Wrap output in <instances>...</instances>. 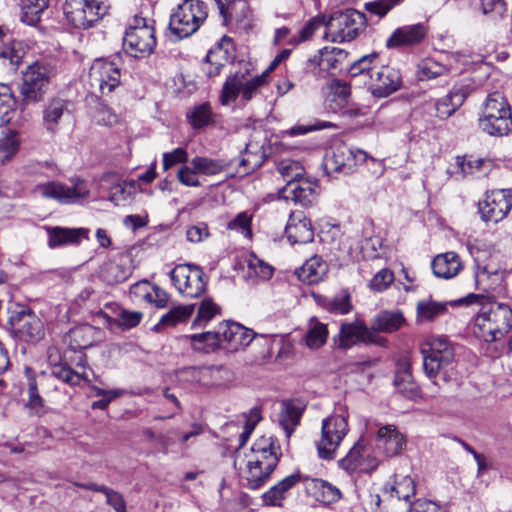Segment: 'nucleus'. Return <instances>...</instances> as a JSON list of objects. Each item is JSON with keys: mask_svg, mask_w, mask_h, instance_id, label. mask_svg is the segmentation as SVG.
Listing matches in <instances>:
<instances>
[{"mask_svg": "<svg viewBox=\"0 0 512 512\" xmlns=\"http://www.w3.org/2000/svg\"><path fill=\"white\" fill-rule=\"evenodd\" d=\"M394 280V274L389 269H381L378 271L369 283L371 290L376 292H382L386 290Z\"/></svg>", "mask_w": 512, "mask_h": 512, "instance_id": "nucleus-64", "label": "nucleus"}, {"mask_svg": "<svg viewBox=\"0 0 512 512\" xmlns=\"http://www.w3.org/2000/svg\"><path fill=\"white\" fill-rule=\"evenodd\" d=\"M190 340L193 349L210 353L221 348V336L218 327L214 331H207L186 336Z\"/></svg>", "mask_w": 512, "mask_h": 512, "instance_id": "nucleus-42", "label": "nucleus"}, {"mask_svg": "<svg viewBox=\"0 0 512 512\" xmlns=\"http://www.w3.org/2000/svg\"><path fill=\"white\" fill-rule=\"evenodd\" d=\"M348 56V53L338 47H324L319 50V54L310 58L305 63V70H311L316 74L315 69L328 72L330 70L339 69L340 64Z\"/></svg>", "mask_w": 512, "mask_h": 512, "instance_id": "nucleus-25", "label": "nucleus"}, {"mask_svg": "<svg viewBox=\"0 0 512 512\" xmlns=\"http://www.w3.org/2000/svg\"><path fill=\"white\" fill-rule=\"evenodd\" d=\"M448 302H437L431 298L419 300L416 304V322L426 324L436 321L448 313Z\"/></svg>", "mask_w": 512, "mask_h": 512, "instance_id": "nucleus-31", "label": "nucleus"}, {"mask_svg": "<svg viewBox=\"0 0 512 512\" xmlns=\"http://www.w3.org/2000/svg\"><path fill=\"white\" fill-rule=\"evenodd\" d=\"M358 158L364 159L362 151L355 153L345 144L335 145L326 151L323 168L327 175H349L355 171L359 161Z\"/></svg>", "mask_w": 512, "mask_h": 512, "instance_id": "nucleus-11", "label": "nucleus"}, {"mask_svg": "<svg viewBox=\"0 0 512 512\" xmlns=\"http://www.w3.org/2000/svg\"><path fill=\"white\" fill-rule=\"evenodd\" d=\"M405 318L401 311H382L378 313L372 323V331L392 333L401 328Z\"/></svg>", "mask_w": 512, "mask_h": 512, "instance_id": "nucleus-40", "label": "nucleus"}, {"mask_svg": "<svg viewBox=\"0 0 512 512\" xmlns=\"http://www.w3.org/2000/svg\"><path fill=\"white\" fill-rule=\"evenodd\" d=\"M220 311L217 304L212 299H204L201 301L197 316L193 321V327H204L207 323Z\"/></svg>", "mask_w": 512, "mask_h": 512, "instance_id": "nucleus-54", "label": "nucleus"}, {"mask_svg": "<svg viewBox=\"0 0 512 512\" xmlns=\"http://www.w3.org/2000/svg\"><path fill=\"white\" fill-rule=\"evenodd\" d=\"M480 129L491 135L501 137L507 135L512 129V116H481L479 118Z\"/></svg>", "mask_w": 512, "mask_h": 512, "instance_id": "nucleus-39", "label": "nucleus"}, {"mask_svg": "<svg viewBox=\"0 0 512 512\" xmlns=\"http://www.w3.org/2000/svg\"><path fill=\"white\" fill-rule=\"evenodd\" d=\"M190 164L196 169L198 174L206 176L217 175L224 171L227 167V163L223 160L202 156L194 157L190 161Z\"/></svg>", "mask_w": 512, "mask_h": 512, "instance_id": "nucleus-47", "label": "nucleus"}, {"mask_svg": "<svg viewBox=\"0 0 512 512\" xmlns=\"http://www.w3.org/2000/svg\"><path fill=\"white\" fill-rule=\"evenodd\" d=\"M285 233L292 244H306L314 239L311 221L303 211H293L290 214Z\"/></svg>", "mask_w": 512, "mask_h": 512, "instance_id": "nucleus-24", "label": "nucleus"}, {"mask_svg": "<svg viewBox=\"0 0 512 512\" xmlns=\"http://www.w3.org/2000/svg\"><path fill=\"white\" fill-rule=\"evenodd\" d=\"M48 377L49 379L56 378L71 386L79 385L83 379L81 374L71 369L67 363L62 362L52 364L51 372Z\"/></svg>", "mask_w": 512, "mask_h": 512, "instance_id": "nucleus-51", "label": "nucleus"}, {"mask_svg": "<svg viewBox=\"0 0 512 512\" xmlns=\"http://www.w3.org/2000/svg\"><path fill=\"white\" fill-rule=\"evenodd\" d=\"M16 100L11 89L5 84H0V127L11 122L15 113Z\"/></svg>", "mask_w": 512, "mask_h": 512, "instance_id": "nucleus-48", "label": "nucleus"}, {"mask_svg": "<svg viewBox=\"0 0 512 512\" xmlns=\"http://www.w3.org/2000/svg\"><path fill=\"white\" fill-rule=\"evenodd\" d=\"M328 272L327 263L320 256L308 259L299 269L298 277L308 284H317Z\"/></svg>", "mask_w": 512, "mask_h": 512, "instance_id": "nucleus-33", "label": "nucleus"}, {"mask_svg": "<svg viewBox=\"0 0 512 512\" xmlns=\"http://www.w3.org/2000/svg\"><path fill=\"white\" fill-rule=\"evenodd\" d=\"M364 13L355 9L334 12L325 24V35L332 42H349L358 37L366 27Z\"/></svg>", "mask_w": 512, "mask_h": 512, "instance_id": "nucleus-4", "label": "nucleus"}, {"mask_svg": "<svg viewBox=\"0 0 512 512\" xmlns=\"http://www.w3.org/2000/svg\"><path fill=\"white\" fill-rule=\"evenodd\" d=\"M266 155L264 146L257 143H248L239 162V167L243 168L242 175H247L260 168L265 162Z\"/></svg>", "mask_w": 512, "mask_h": 512, "instance_id": "nucleus-38", "label": "nucleus"}, {"mask_svg": "<svg viewBox=\"0 0 512 512\" xmlns=\"http://www.w3.org/2000/svg\"><path fill=\"white\" fill-rule=\"evenodd\" d=\"M431 266L434 275L444 279L455 277L462 269L460 258L455 252L437 255L433 259Z\"/></svg>", "mask_w": 512, "mask_h": 512, "instance_id": "nucleus-30", "label": "nucleus"}, {"mask_svg": "<svg viewBox=\"0 0 512 512\" xmlns=\"http://www.w3.org/2000/svg\"><path fill=\"white\" fill-rule=\"evenodd\" d=\"M475 279L477 285L482 286L484 291H493L503 282L504 273L493 265L477 264Z\"/></svg>", "mask_w": 512, "mask_h": 512, "instance_id": "nucleus-37", "label": "nucleus"}, {"mask_svg": "<svg viewBox=\"0 0 512 512\" xmlns=\"http://www.w3.org/2000/svg\"><path fill=\"white\" fill-rule=\"evenodd\" d=\"M170 278L175 288L184 297L197 298L206 291V275L197 265H176L170 272Z\"/></svg>", "mask_w": 512, "mask_h": 512, "instance_id": "nucleus-10", "label": "nucleus"}, {"mask_svg": "<svg viewBox=\"0 0 512 512\" xmlns=\"http://www.w3.org/2000/svg\"><path fill=\"white\" fill-rule=\"evenodd\" d=\"M88 230L84 228L70 229L62 227H53L48 229V245L50 248H56L66 244L79 243L81 238H87Z\"/></svg>", "mask_w": 512, "mask_h": 512, "instance_id": "nucleus-32", "label": "nucleus"}, {"mask_svg": "<svg viewBox=\"0 0 512 512\" xmlns=\"http://www.w3.org/2000/svg\"><path fill=\"white\" fill-rule=\"evenodd\" d=\"M221 336V348L227 351H237L248 346L257 334L239 323L225 321L218 325Z\"/></svg>", "mask_w": 512, "mask_h": 512, "instance_id": "nucleus-18", "label": "nucleus"}, {"mask_svg": "<svg viewBox=\"0 0 512 512\" xmlns=\"http://www.w3.org/2000/svg\"><path fill=\"white\" fill-rule=\"evenodd\" d=\"M448 72L449 68L446 65L434 59H426L419 66L420 79L422 80L434 79Z\"/></svg>", "mask_w": 512, "mask_h": 512, "instance_id": "nucleus-57", "label": "nucleus"}, {"mask_svg": "<svg viewBox=\"0 0 512 512\" xmlns=\"http://www.w3.org/2000/svg\"><path fill=\"white\" fill-rule=\"evenodd\" d=\"M71 102L61 97L48 99L42 110L43 127L50 133H55L63 117L70 115Z\"/></svg>", "mask_w": 512, "mask_h": 512, "instance_id": "nucleus-26", "label": "nucleus"}, {"mask_svg": "<svg viewBox=\"0 0 512 512\" xmlns=\"http://www.w3.org/2000/svg\"><path fill=\"white\" fill-rule=\"evenodd\" d=\"M404 0H374L365 3V9L380 18L384 17L395 6L402 3Z\"/></svg>", "mask_w": 512, "mask_h": 512, "instance_id": "nucleus-63", "label": "nucleus"}, {"mask_svg": "<svg viewBox=\"0 0 512 512\" xmlns=\"http://www.w3.org/2000/svg\"><path fill=\"white\" fill-rule=\"evenodd\" d=\"M392 497L404 500L408 507H412L411 498L415 496V482H393L390 486Z\"/></svg>", "mask_w": 512, "mask_h": 512, "instance_id": "nucleus-61", "label": "nucleus"}, {"mask_svg": "<svg viewBox=\"0 0 512 512\" xmlns=\"http://www.w3.org/2000/svg\"><path fill=\"white\" fill-rule=\"evenodd\" d=\"M155 21L141 11L128 22L123 38L125 51L135 58L150 55L156 46Z\"/></svg>", "mask_w": 512, "mask_h": 512, "instance_id": "nucleus-3", "label": "nucleus"}, {"mask_svg": "<svg viewBox=\"0 0 512 512\" xmlns=\"http://www.w3.org/2000/svg\"><path fill=\"white\" fill-rule=\"evenodd\" d=\"M20 138L18 132L8 131L0 139V161L2 163L9 161L19 150Z\"/></svg>", "mask_w": 512, "mask_h": 512, "instance_id": "nucleus-53", "label": "nucleus"}, {"mask_svg": "<svg viewBox=\"0 0 512 512\" xmlns=\"http://www.w3.org/2000/svg\"><path fill=\"white\" fill-rule=\"evenodd\" d=\"M33 193L43 198L54 199L62 204H70L86 198L89 195V190L80 180L72 187L58 181H49L36 185Z\"/></svg>", "mask_w": 512, "mask_h": 512, "instance_id": "nucleus-13", "label": "nucleus"}, {"mask_svg": "<svg viewBox=\"0 0 512 512\" xmlns=\"http://www.w3.org/2000/svg\"><path fill=\"white\" fill-rule=\"evenodd\" d=\"M456 165L461 176L464 178L466 176H473L476 173L481 172L484 165V160L480 158L474 159L467 156H457Z\"/></svg>", "mask_w": 512, "mask_h": 512, "instance_id": "nucleus-59", "label": "nucleus"}, {"mask_svg": "<svg viewBox=\"0 0 512 512\" xmlns=\"http://www.w3.org/2000/svg\"><path fill=\"white\" fill-rule=\"evenodd\" d=\"M422 349L423 369L426 376L434 380L442 374L443 379L451 378L455 367V351L452 343L445 336L434 337Z\"/></svg>", "mask_w": 512, "mask_h": 512, "instance_id": "nucleus-2", "label": "nucleus"}, {"mask_svg": "<svg viewBox=\"0 0 512 512\" xmlns=\"http://www.w3.org/2000/svg\"><path fill=\"white\" fill-rule=\"evenodd\" d=\"M221 48L210 50L205 58L204 71L209 78L220 75L225 64L221 61L223 56Z\"/></svg>", "mask_w": 512, "mask_h": 512, "instance_id": "nucleus-58", "label": "nucleus"}, {"mask_svg": "<svg viewBox=\"0 0 512 512\" xmlns=\"http://www.w3.org/2000/svg\"><path fill=\"white\" fill-rule=\"evenodd\" d=\"M26 48L22 41L14 40L11 34L0 27V59L7 60L17 68L26 54Z\"/></svg>", "mask_w": 512, "mask_h": 512, "instance_id": "nucleus-27", "label": "nucleus"}, {"mask_svg": "<svg viewBox=\"0 0 512 512\" xmlns=\"http://www.w3.org/2000/svg\"><path fill=\"white\" fill-rule=\"evenodd\" d=\"M305 406L298 400H286L282 402L279 414V424L287 438L293 434L296 426L300 423Z\"/></svg>", "mask_w": 512, "mask_h": 512, "instance_id": "nucleus-28", "label": "nucleus"}, {"mask_svg": "<svg viewBox=\"0 0 512 512\" xmlns=\"http://www.w3.org/2000/svg\"><path fill=\"white\" fill-rule=\"evenodd\" d=\"M512 116L507 100L500 92L490 93L487 97L482 116Z\"/></svg>", "mask_w": 512, "mask_h": 512, "instance_id": "nucleus-49", "label": "nucleus"}, {"mask_svg": "<svg viewBox=\"0 0 512 512\" xmlns=\"http://www.w3.org/2000/svg\"><path fill=\"white\" fill-rule=\"evenodd\" d=\"M187 120L193 129H202L214 122L209 103L194 106L187 112Z\"/></svg>", "mask_w": 512, "mask_h": 512, "instance_id": "nucleus-46", "label": "nucleus"}, {"mask_svg": "<svg viewBox=\"0 0 512 512\" xmlns=\"http://www.w3.org/2000/svg\"><path fill=\"white\" fill-rule=\"evenodd\" d=\"M378 53H371L364 55L357 61H355L349 68L351 77H360L364 84L367 81H371L374 76V72L378 70V67L382 66Z\"/></svg>", "mask_w": 512, "mask_h": 512, "instance_id": "nucleus-34", "label": "nucleus"}, {"mask_svg": "<svg viewBox=\"0 0 512 512\" xmlns=\"http://www.w3.org/2000/svg\"><path fill=\"white\" fill-rule=\"evenodd\" d=\"M108 12V6L100 0H84L81 7L71 12V21L76 28L89 29Z\"/></svg>", "mask_w": 512, "mask_h": 512, "instance_id": "nucleus-21", "label": "nucleus"}, {"mask_svg": "<svg viewBox=\"0 0 512 512\" xmlns=\"http://www.w3.org/2000/svg\"><path fill=\"white\" fill-rule=\"evenodd\" d=\"M427 35V28L423 23L405 25L396 28L386 40L388 49L410 47L420 44Z\"/></svg>", "mask_w": 512, "mask_h": 512, "instance_id": "nucleus-23", "label": "nucleus"}, {"mask_svg": "<svg viewBox=\"0 0 512 512\" xmlns=\"http://www.w3.org/2000/svg\"><path fill=\"white\" fill-rule=\"evenodd\" d=\"M22 22L34 26L40 19L43 12L49 6V0H20Z\"/></svg>", "mask_w": 512, "mask_h": 512, "instance_id": "nucleus-44", "label": "nucleus"}, {"mask_svg": "<svg viewBox=\"0 0 512 512\" xmlns=\"http://www.w3.org/2000/svg\"><path fill=\"white\" fill-rule=\"evenodd\" d=\"M79 486L86 489L102 492L106 497L107 504L112 506L116 512H126V503L120 493L96 483L79 484Z\"/></svg>", "mask_w": 512, "mask_h": 512, "instance_id": "nucleus-52", "label": "nucleus"}, {"mask_svg": "<svg viewBox=\"0 0 512 512\" xmlns=\"http://www.w3.org/2000/svg\"><path fill=\"white\" fill-rule=\"evenodd\" d=\"M9 324L16 339L26 343H37L45 336L43 321L34 311L26 307L13 310Z\"/></svg>", "mask_w": 512, "mask_h": 512, "instance_id": "nucleus-9", "label": "nucleus"}, {"mask_svg": "<svg viewBox=\"0 0 512 512\" xmlns=\"http://www.w3.org/2000/svg\"><path fill=\"white\" fill-rule=\"evenodd\" d=\"M349 431L347 419L338 414L331 415L322 421L321 438L317 441V452L321 459L332 460L341 442Z\"/></svg>", "mask_w": 512, "mask_h": 512, "instance_id": "nucleus-6", "label": "nucleus"}, {"mask_svg": "<svg viewBox=\"0 0 512 512\" xmlns=\"http://www.w3.org/2000/svg\"><path fill=\"white\" fill-rule=\"evenodd\" d=\"M394 385L397 391L408 399H414L420 395V388L413 380L408 364L396 372Z\"/></svg>", "mask_w": 512, "mask_h": 512, "instance_id": "nucleus-43", "label": "nucleus"}, {"mask_svg": "<svg viewBox=\"0 0 512 512\" xmlns=\"http://www.w3.org/2000/svg\"><path fill=\"white\" fill-rule=\"evenodd\" d=\"M365 443L360 438L349 450L346 456L339 460V467L348 472L349 474H358L361 476L363 473H370L374 471L379 461L372 455H364Z\"/></svg>", "mask_w": 512, "mask_h": 512, "instance_id": "nucleus-16", "label": "nucleus"}, {"mask_svg": "<svg viewBox=\"0 0 512 512\" xmlns=\"http://www.w3.org/2000/svg\"><path fill=\"white\" fill-rule=\"evenodd\" d=\"M375 441L378 451L386 457L401 454L407 444L406 437L393 424L380 426Z\"/></svg>", "mask_w": 512, "mask_h": 512, "instance_id": "nucleus-20", "label": "nucleus"}, {"mask_svg": "<svg viewBox=\"0 0 512 512\" xmlns=\"http://www.w3.org/2000/svg\"><path fill=\"white\" fill-rule=\"evenodd\" d=\"M305 488L308 495L323 504H331L341 498L339 488L330 482H306Z\"/></svg>", "mask_w": 512, "mask_h": 512, "instance_id": "nucleus-36", "label": "nucleus"}, {"mask_svg": "<svg viewBox=\"0 0 512 512\" xmlns=\"http://www.w3.org/2000/svg\"><path fill=\"white\" fill-rule=\"evenodd\" d=\"M195 309L194 304L190 305H179L170 309L166 314H164L157 325H155L154 329L156 331L160 330V327L170 326L174 327L179 323L186 322L190 316L193 314Z\"/></svg>", "mask_w": 512, "mask_h": 512, "instance_id": "nucleus-45", "label": "nucleus"}, {"mask_svg": "<svg viewBox=\"0 0 512 512\" xmlns=\"http://www.w3.org/2000/svg\"><path fill=\"white\" fill-rule=\"evenodd\" d=\"M88 77L91 88H97L105 95L119 86L121 73L114 62L100 58L92 63Z\"/></svg>", "mask_w": 512, "mask_h": 512, "instance_id": "nucleus-14", "label": "nucleus"}, {"mask_svg": "<svg viewBox=\"0 0 512 512\" xmlns=\"http://www.w3.org/2000/svg\"><path fill=\"white\" fill-rule=\"evenodd\" d=\"M511 209V189H495L487 192L484 200L478 203L480 217L486 223H498L504 220Z\"/></svg>", "mask_w": 512, "mask_h": 512, "instance_id": "nucleus-12", "label": "nucleus"}, {"mask_svg": "<svg viewBox=\"0 0 512 512\" xmlns=\"http://www.w3.org/2000/svg\"><path fill=\"white\" fill-rule=\"evenodd\" d=\"M319 193L318 180L303 176L290 181L283 189L285 198L292 199L295 203L305 207L312 205L317 200Z\"/></svg>", "mask_w": 512, "mask_h": 512, "instance_id": "nucleus-19", "label": "nucleus"}, {"mask_svg": "<svg viewBox=\"0 0 512 512\" xmlns=\"http://www.w3.org/2000/svg\"><path fill=\"white\" fill-rule=\"evenodd\" d=\"M132 273L131 258L126 253H118L100 268V278L108 285L122 283Z\"/></svg>", "mask_w": 512, "mask_h": 512, "instance_id": "nucleus-22", "label": "nucleus"}, {"mask_svg": "<svg viewBox=\"0 0 512 512\" xmlns=\"http://www.w3.org/2000/svg\"><path fill=\"white\" fill-rule=\"evenodd\" d=\"M278 172L287 183L294 181L302 176L303 167L299 162L293 160H282L277 166Z\"/></svg>", "mask_w": 512, "mask_h": 512, "instance_id": "nucleus-62", "label": "nucleus"}, {"mask_svg": "<svg viewBox=\"0 0 512 512\" xmlns=\"http://www.w3.org/2000/svg\"><path fill=\"white\" fill-rule=\"evenodd\" d=\"M327 336L326 325L317 323L308 330L305 337L306 345L311 349H318L326 342Z\"/></svg>", "mask_w": 512, "mask_h": 512, "instance_id": "nucleus-60", "label": "nucleus"}, {"mask_svg": "<svg viewBox=\"0 0 512 512\" xmlns=\"http://www.w3.org/2000/svg\"><path fill=\"white\" fill-rule=\"evenodd\" d=\"M25 373L27 376L28 406L39 412L44 408V400L39 394L38 386H43L45 382L49 381L48 374L41 372L36 377L34 371L29 367L25 369Z\"/></svg>", "mask_w": 512, "mask_h": 512, "instance_id": "nucleus-35", "label": "nucleus"}, {"mask_svg": "<svg viewBox=\"0 0 512 512\" xmlns=\"http://www.w3.org/2000/svg\"><path fill=\"white\" fill-rule=\"evenodd\" d=\"M512 329V308L506 303L483 306L474 320V333L486 342L503 339Z\"/></svg>", "mask_w": 512, "mask_h": 512, "instance_id": "nucleus-1", "label": "nucleus"}, {"mask_svg": "<svg viewBox=\"0 0 512 512\" xmlns=\"http://www.w3.org/2000/svg\"><path fill=\"white\" fill-rule=\"evenodd\" d=\"M278 463L277 454L272 451V447H263L261 457L254 461H249L248 468L254 480H266L274 471Z\"/></svg>", "mask_w": 512, "mask_h": 512, "instance_id": "nucleus-29", "label": "nucleus"}, {"mask_svg": "<svg viewBox=\"0 0 512 512\" xmlns=\"http://www.w3.org/2000/svg\"><path fill=\"white\" fill-rule=\"evenodd\" d=\"M51 74L50 65L45 63L35 62L27 67L23 72L20 86L23 105L42 100L48 89Z\"/></svg>", "mask_w": 512, "mask_h": 512, "instance_id": "nucleus-7", "label": "nucleus"}, {"mask_svg": "<svg viewBox=\"0 0 512 512\" xmlns=\"http://www.w3.org/2000/svg\"><path fill=\"white\" fill-rule=\"evenodd\" d=\"M208 16V8L201 0H184L171 15L169 27L179 38L195 33Z\"/></svg>", "mask_w": 512, "mask_h": 512, "instance_id": "nucleus-5", "label": "nucleus"}, {"mask_svg": "<svg viewBox=\"0 0 512 512\" xmlns=\"http://www.w3.org/2000/svg\"><path fill=\"white\" fill-rule=\"evenodd\" d=\"M266 73L267 71L252 78H247L245 73L240 72L228 76L222 86L221 104L228 105L230 102H234L239 95H241L242 101H250L265 85Z\"/></svg>", "mask_w": 512, "mask_h": 512, "instance_id": "nucleus-8", "label": "nucleus"}, {"mask_svg": "<svg viewBox=\"0 0 512 512\" xmlns=\"http://www.w3.org/2000/svg\"><path fill=\"white\" fill-rule=\"evenodd\" d=\"M295 482H277L262 495L263 502L268 506H280L285 494Z\"/></svg>", "mask_w": 512, "mask_h": 512, "instance_id": "nucleus-55", "label": "nucleus"}, {"mask_svg": "<svg viewBox=\"0 0 512 512\" xmlns=\"http://www.w3.org/2000/svg\"><path fill=\"white\" fill-rule=\"evenodd\" d=\"M219 9V13L222 16L225 23L233 18L236 11H241L243 17L249 10L248 3L245 0H214Z\"/></svg>", "mask_w": 512, "mask_h": 512, "instance_id": "nucleus-50", "label": "nucleus"}, {"mask_svg": "<svg viewBox=\"0 0 512 512\" xmlns=\"http://www.w3.org/2000/svg\"><path fill=\"white\" fill-rule=\"evenodd\" d=\"M248 272L250 276H255L261 280H268L273 275V267L263 260L259 259L256 255L251 254L248 258Z\"/></svg>", "mask_w": 512, "mask_h": 512, "instance_id": "nucleus-56", "label": "nucleus"}, {"mask_svg": "<svg viewBox=\"0 0 512 512\" xmlns=\"http://www.w3.org/2000/svg\"><path fill=\"white\" fill-rule=\"evenodd\" d=\"M334 341L339 348L348 349L357 343H378V335L369 329L364 321L355 320L351 323H342Z\"/></svg>", "mask_w": 512, "mask_h": 512, "instance_id": "nucleus-17", "label": "nucleus"}, {"mask_svg": "<svg viewBox=\"0 0 512 512\" xmlns=\"http://www.w3.org/2000/svg\"><path fill=\"white\" fill-rule=\"evenodd\" d=\"M95 341V328L91 325L78 326L68 334L69 347L73 351L90 348Z\"/></svg>", "mask_w": 512, "mask_h": 512, "instance_id": "nucleus-41", "label": "nucleus"}, {"mask_svg": "<svg viewBox=\"0 0 512 512\" xmlns=\"http://www.w3.org/2000/svg\"><path fill=\"white\" fill-rule=\"evenodd\" d=\"M368 91L377 98H385L402 87V76L398 69L382 65L374 72L371 81L366 82Z\"/></svg>", "mask_w": 512, "mask_h": 512, "instance_id": "nucleus-15", "label": "nucleus"}]
</instances>
